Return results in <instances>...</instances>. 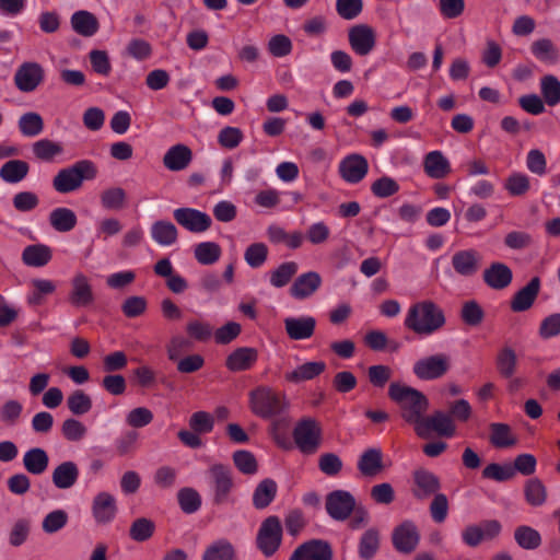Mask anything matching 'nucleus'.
Listing matches in <instances>:
<instances>
[{
	"mask_svg": "<svg viewBox=\"0 0 560 560\" xmlns=\"http://www.w3.org/2000/svg\"><path fill=\"white\" fill-rule=\"evenodd\" d=\"M174 220L190 233L200 234L211 228V217L195 208L183 207L173 211Z\"/></svg>",
	"mask_w": 560,
	"mask_h": 560,
	"instance_id": "11",
	"label": "nucleus"
},
{
	"mask_svg": "<svg viewBox=\"0 0 560 560\" xmlns=\"http://www.w3.org/2000/svg\"><path fill=\"white\" fill-rule=\"evenodd\" d=\"M485 283L494 290H502L512 282V270L503 262H493L485 269Z\"/></svg>",
	"mask_w": 560,
	"mask_h": 560,
	"instance_id": "25",
	"label": "nucleus"
},
{
	"mask_svg": "<svg viewBox=\"0 0 560 560\" xmlns=\"http://www.w3.org/2000/svg\"><path fill=\"white\" fill-rule=\"evenodd\" d=\"M277 490L275 480L269 478L261 480L254 490L253 505L258 510L267 508L273 501Z\"/></svg>",
	"mask_w": 560,
	"mask_h": 560,
	"instance_id": "40",
	"label": "nucleus"
},
{
	"mask_svg": "<svg viewBox=\"0 0 560 560\" xmlns=\"http://www.w3.org/2000/svg\"><path fill=\"white\" fill-rule=\"evenodd\" d=\"M381 534L376 527L368 528L360 537L358 545L359 557L371 560L380 549Z\"/></svg>",
	"mask_w": 560,
	"mask_h": 560,
	"instance_id": "38",
	"label": "nucleus"
},
{
	"mask_svg": "<svg viewBox=\"0 0 560 560\" xmlns=\"http://www.w3.org/2000/svg\"><path fill=\"white\" fill-rule=\"evenodd\" d=\"M70 22L73 31L84 37L95 35L100 27L96 16L85 10L74 12Z\"/></svg>",
	"mask_w": 560,
	"mask_h": 560,
	"instance_id": "32",
	"label": "nucleus"
},
{
	"mask_svg": "<svg viewBox=\"0 0 560 560\" xmlns=\"http://www.w3.org/2000/svg\"><path fill=\"white\" fill-rule=\"evenodd\" d=\"M481 256L472 248L462 249L452 256V267L462 277H472L480 267Z\"/></svg>",
	"mask_w": 560,
	"mask_h": 560,
	"instance_id": "19",
	"label": "nucleus"
},
{
	"mask_svg": "<svg viewBox=\"0 0 560 560\" xmlns=\"http://www.w3.org/2000/svg\"><path fill=\"white\" fill-rule=\"evenodd\" d=\"M540 93L548 106L560 103V81L557 77L548 74L540 80Z\"/></svg>",
	"mask_w": 560,
	"mask_h": 560,
	"instance_id": "46",
	"label": "nucleus"
},
{
	"mask_svg": "<svg viewBox=\"0 0 560 560\" xmlns=\"http://www.w3.org/2000/svg\"><path fill=\"white\" fill-rule=\"evenodd\" d=\"M456 427L450 415L443 411H435L429 417H423L422 421L415 428L420 438H428L433 431L440 436L451 438L455 434Z\"/></svg>",
	"mask_w": 560,
	"mask_h": 560,
	"instance_id": "10",
	"label": "nucleus"
},
{
	"mask_svg": "<svg viewBox=\"0 0 560 560\" xmlns=\"http://www.w3.org/2000/svg\"><path fill=\"white\" fill-rule=\"evenodd\" d=\"M48 454L40 447H33L23 456L24 468L32 475H42L48 468Z\"/></svg>",
	"mask_w": 560,
	"mask_h": 560,
	"instance_id": "39",
	"label": "nucleus"
},
{
	"mask_svg": "<svg viewBox=\"0 0 560 560\" xmlns=\"http://www.w3.org/2000/svg\"><path fill=\"white\" fill-rule=\"evenodd\" d=\"M93 516L98 524L110 523L117 513L116 500L108 492H100L92 504Z\"/></svg>",
	"mask_w": 560,
	"mask_h": 560,
	"instance_id": "24",
	"label": "nucleus"
},
{
	"mask_svg": "<svg viewBox=\"0 0 560 560\" xmlns=\"http://www.w3.org/2000/svg\"><path fill=\"white\" fill-rule=\"evenodd\" d=\"M86 433L88 428L78 419L68 418L61 424V434L69 442H80Z\"/></svg>",
	"mask_w": 560,
	"mask_h": 560,
	"instance_id": "52",
	"label": "nucleus"
},
{
	"mask_svg": "<svg viewBox=\"0 0 560 560\" xmlns=\"http://www.w3.org/2000/svg\"><path fill=\"white\" fill-rule=\"evenodd\" d=\"M222 254L220 245L215 242H201L194 247L195 259L205 266L217 262Z\"/></svg>",
	"mask_w": 560,
	"mask_h": 560,
	"instance_id": "42",
	"label": "nucleus"
},
{
	"mask_svg": "<svg viewBox=\"0 0 560 560\" xmlns=\"http://www.w3.org/2000/svg\"><path fill=\"white\" fill-rule=\"evenodd\" d=\"M79 467L72 460L62 462L51 474V480L58 489H69L73 487L79 479Z\"/></svg>",
	"mask_w": 560,
	"mask_h": 560,
	"instance_id": "28",
	"label": "nucleus"
},
{
	"mask_svg": "<svg viewBox=\"0 0 560 560\" xmlns=\"http://www.w3.org/2000/svg\"><path fill=\"white\" fill-rule=\"evenodd\" d=\"M326 511L327 514L335 521L348 520L354 511L355 499L346 490H335L326 497Z\"/></svg>",
	"mask_w": 560,
	"mask_h": 560,
	"instance_id": "12",
	"label": "nucleus"
},
{
	"mask_svg": "<svg viewBox=\"0 0 560 560\" xmlns=\"http://www.w3.org/2000/svg\"><path fill=\"white\" fill-rule=\"evenodd\" d=\"M48 220L50 226L60 233L73 230L78 222L74 211L66 207L52 209L49 213Z\"/></svg>",
	"mask_w": 560,
	"mask_h": 560,
	"instance_id": "35",
	"label": "nucleus"
},
{
	"mask_svg": "<svg viewBox=\"0 0 560 560\" xmlns=\"http://www.w3.org/2000/svg\"><path fill=\"white\" fill-rule=\"evenodd\" d=\"M267 257L268 247L260 242L250 244L244 253V259L252 268L261 267L266 262Z\"/></svg>",
	"mask_w": 560,
	"mask_h": 560,
	"instance_id": "55",
	"label": "nucleus"
},
{
	"mask_svg": "<svg viewBox=\"0 0 560 560\" xmlns=\"http://www.w3.org/2000/svg\"><path fill=\"white\" fill-rule=\"evenodd\" d=\"M152 240L161 246H171L177 242L178 231L174 223L166 220L155 221L150 229Z\"/></svg>",
	"mask_w": 560,
	"mask_h": 560,
	"instance_id": "33",
	"label": "nucleus"
},
{
	"mask_svg": "<svg viewBox=\"0 0 560 560\" xmlns=\"http://www.w3.org/2000/svg\"><path fill=\"white\" fill-rule=\"evenodd\" d=\"M502 525L497 520H486L478 524L468 525L462 532L463 541L471 548L485 541L494 540L501 533Z\"/></svg>",
	"mask_w": 560,
	"mask_h": 560,
	"instance_id": "9",
	"label": "nucleus"
},
{
	"mask_svg": "<svg viewBox=\"0 0 560 560\" xmlns=\"http://www.w3.org/2000/svg\"><path fill=\"white\" fill-rule=\"evenodd\" d=\"M419 542V534L416 525L406 521L393 532V545L399 551L409 553L413 551Z\"/></svg>",
	"mask_w": 560,
	"mask_h": 560,
	"instance_id": "20",
	"label": "nucleus"
},
{
	"mask_svg": "<svg viewBox=\"0 0 560 560\" xmlns=\"http://www.w3.org/2000/svg\"><path fill=\"white\" fill-rule=\"evenodd\" d=\"M325 370L326 363L324 361L305 362L293 371L285 373L284 378L290 383L299 384L317 377Z\"/></svg>",
	"mask_w": 560,
	"mask_h": 560,
	"instance_id": "31",
	"label": "nucleus"
},
{
	"mask_svg": "<svg viewBox=\"0 0 560 560\" xmlns=\"http://www.w3.org/2000/svg\"><path fill=\"white\" fill-rule=\"evenodd\" d=\"M249 408L262 419L285 418L290 402L284 393L269 386H258L249 393Z\"/></svg>",
	"mask_w": 560,
	"mask_h": 560,
	"instance_id": "3",
	"label": "nucleus"
},
{
	"mask_svg": "<svg viewBox=\"0 0 560 560\" xmlns=\"http://www.w3.org/2000/svg\"><path fill=\"white\" fill-rule=\"evenodd\" d=\"M44 68L34 61L23 62L14 74V84L21 92L35 91L44 81Z\"/></svg>",
	"mask_w": 560,
	"mask_h": 560,
	"instance_id": "13",
	"label": "nucleus"
},
{
	"mask_svg": "<svg viewBox=\"0 0 560 560\" xmlns=\"http://www.w3.org/2000/svg\"><path fill=\"white\" fill-rule=\"evenodd\" d=\"M283 324L291 340H305L314 335L316 319L313 316L287 317Z\"/></svg>",
	"mask_w": 560,
	"mask_h": 560,
	"instance_id": "21",
	"label": "nucleus"
},
{
	"mask_svg": "<svg viewBox=\"0 0 560 560\" xmlns=\"http://www.w3.org/2000/svg\"><path fill=\"white\" fill-rule=\"evenodd\" d=\"M485 317V312L476 301H467L460 310L462 320L469 326H478Z\"/></svg>",
	"mask_w": 560,
	"mask_h": 560,
	"instance_id": "56",
	"label": "nucleus"
},
{
	"mask_svg": "<svg viewBox=\"0 0 560 560\" xmlns=\"http://www.w3.org/2000/svg\"><path fill=\"white\" fill-rule=\"evenodd\" d=\"M520 471L525 474V454H520L514 465L512 464H490L482 470L483 478L492 479L495 481H506L513 478Z\"/></svg>",
	"mask_w": 560,
	"mask_h": 560,
	"instance_id": "22",
	"label": "nucleus"
},
{
	"mask_svg": "<svg viewBox=\"0 0 560 560\" xmlns=\"http://www.w3.org/2000/svg\"><path fill=\"white\" fill-rule=\"evenodd\" d=\"M388 396L399 405L401 418L417 428L429 407L427 397L420 390L399 383L389 385Z\"/></svg>",
	"mask_w": 560,
	"mask_h": 560,
	"instance_id": "2",
	"label": "nucleus"
},
{
	"mask_svg": "<svg viewBox=\"0 0 560 560\" xmlns=\"http://www.w3.org/2000/svg\"><path fill=\"white\" fill-rule=\"evenodd\" d=\"M358 469L365 477H375L384 469L383 453L380 447L365 450L359 457Z\"/></svg>",
	"mask_w": 560,
	"mask_h": 560,
	"instance_id": "27",
	"label": "nucleus"
},
{
	"mask_svg": "<svg viewBox=\"0 0 560 560\" xmlns=\"http://www.w3.org/2000/svg\"><path fill=\"white\" fill-rule=\"evenodd\" d=\"M30 172V165L23 160H9L0 167V178L8 184L22 182Z\"/></svg>",
	"mask_w": 560,
	"mask_h": 560,
	"instance_id": "36",
	"label": "nucleus"
},
{
	"mask_svg": "<svg viewBox=\"0 0 560 560\" xmlns=\"http://www.w3.org/2000/svg\"><path fill=\"white\" fill-rule=\"evenodd\" d=\"M153 420L152 411L147 407H137L126 416V423L133 429L143 428Z\"/></svg>",
	"mask_w": 560,
	"mask_h": 560,
	"instance_id": "61",
	"label": "nucleus"
},
{
	"mask_svg": "<svg viewBox=\"0 0 560 560\" xmlns=\"http://www.w3.org/2000/svg\"><path fill=\"white\" fill-rule=\"evenodd\" d=\"M155 532V523L148 517L136 518L129 528V537L136 542L149 540Z\"/></svg>",
	"mask_w": 560,
	"mask_h": 560,
	"instance_id": "45",
	"label": "nucleus"
},
{
	"mask_svg": "<svg viewBox=\"0 0 560 560\" xmlns=\"http://www.w3.org/2000/svg\"><path fill=\"white\" fill-rule=\"evenodd\" d=\"M233 463L235 467L244 475H254L258 470L257 460L253 453L240 450L233 453Z\"/></svg>",
	"mask_w": 560,
	"mask_h": 560,
	"instance_id": "54",
	"label": "nucleus"
},
{
	"mask_svg": "<svg viewBox=\"0 0 560 560\" xmlns=\"http://www.w3.org/2000/svg\"><path fill=\"white\" fill-rule=\"evenodd\" d=\"M318 467L327 476H336L342 469V460L335 453H324L319 456Z\"/></svg>",
	"mask_w": 560,
	"mask_h": 560,
	"instance_id": "64",
	"label": "nucleus"
},
{
	"mask_svg": "<svg viewBox=\"0 0 560 560\" xmlns=\"http://www.w3.org/2000/svg\"><path fill=\"white\" fill-rule=\"evenodd\" d=\"M51 258V249L45 244L28 245L22 252V261L30 267H44Z\"/></svg>",
	"mask_w": 560,
	"mask_h": 560,
	"instance_id": "34",
	"label": "nucleus"
},
{
	"mask_svg": "<svg viewBox=\"0 0 560 560\" xmlns=\"http://www.w3.org/2000/svg\"><path fill=\"white\" fill-rule=\"evenodd\" d=\"M530 51L536 59L546 65H556L560 59L559 49L549 38H540L533 42Z\"/></svg>",
	"mask_w": 560,
	"mask_h": 560,
	"instance_id": "37",
	"label": "nucleus"
},
{
	"mask_svg": "<svg viewBox=\"0 0 560 560\" xmlns=\"http://www.w3.org/2000/svg\"><path fill=\"white\" fill-rule=\"evenodd\" d=\"M69 303L74 307H86L94 303L90 279L83 272H75L70 282Z\"/></svg>",
	"mask_w": 560,
	"mask_h": 560,
	"instance_id": "15",
	"label": "nucleus"
},
{
	"mask_svg": "<svg viewBox=\"0 0 560 560\" xmlns=\"http://www.w3.org/2000/svg\"><path fill=\"white\" fill-rule=\"evenodd\" d=\"M450 369V355L446 353H436L416 361L412 366V372L421 381H433L443 377Z\"/></svg>",
	"mask_w": 560,
	"mask_h": 560,
	"instance_id": "7",
	"label": "nucleus"
},
{
	"mask_svg": "<svg viewBox=\"0 0 560 560\" xmlns=\"http://www.w3.org/2000/svg\"><path fill=\"white\" fill-rule=\"evenodd\" d=\"M490 429V442L493 446L503 448L515 444L509 425L504 423H492Z\"/></svg>",
	"mask_w": 560,
	"mask_h": 560,
	"instance_id": "53",
	"label": "nucleus"
},
{
	"mask_svg": "<svg viewBox=\"0 0 560 560\" xmlns=\"http://www.w3.org/2000/svg\"><path fill=\"white\" fill-rule=\"evenodd\" d=\"M178 504L186 514L197 512L201 506V497L194 488H182L177 493Z\"/></svg>",
	"mask_w": 560,
	"mask_h": 560,
	"instance_id": "49",
	"label": "nucleus"
},
{
	"mask_svg": "<svg viewBox=\"0 0 560 560\" xmlns=\"http://www.w3.org/2000/svg\"><path fill=\"white\" fill-rule=\"evenodd\" d=\"M67 523V512L63 510H55L44 517L42 528L46 534H55L62 529Z\"/></svg>",
	"mask_w": 560,
	"mask_h": 560,
	"instance_id": "57",
	"label": "nucleus"
},
{
	"mask_svg": "<svg viewBox=\"0 0 560 560\" xmlns=\"http://www.w3.org/2000/svg\"><path fill=\"white\" fill-rule=\"evenodd\" d=\"M12 205L16 211L30 212L38 207L39 198L30 190L19 191L13 196Z\"/></svg>",
	"mask_w": 560,
	"mask_h": 560,
	"instance_id": "58",
	"label": "nucleus"
},
{
	"mask_svg": "<svg viewBox=\"0 0 560 560\" xmlns=\"http://www.w3.org/2000/svg\"><path fill=\"white\" fill-rule=\"evenodd\" d=\"M293 439L303 454H314L322 443V428L315 419L303 418L294 427Z\"/></svg>",
	"mask_w": 560,
	"mask_h": 560,
	"instance_id": "6",
	"label": "nucleus"
},
{
	"mask_svg": "<svg viewBox=\"0 0 560 560\" xmlns=\"http://www.w3.org/2000/svg\"><path fill=\"white\" fill-rule=\"evenodd\" d=\"M189 427L199 434L210 433L214 427V419L207 411H196L189 418Z\"/></svg>",
	"mask_w": 560,
	"mask_h": 560,
	"instance_id": "59",
	"label": "nucleus"
},
{
	"mask_svg": "<svg viewBox=\"0 0 560 560\" xmlns=\"http://www.w3.org/2000/svg\"><path fill=\"white\" fill-rule=\"evenodd\" d=\"M322 278L316 271L299 276L290 288V294L298 300L311 296L320 287Z\"/></svg>",
	"mask_w": 560,
	"mask_h": 560,
	"instance_id": "26",
	"label": "nucleus"
},
{
	"mask_svg": "<svg viewBox=\"0 0 560 560\" xmlns=\"http://www.w3.org/2000/svg\"><path fill=\"white\" fill-rule=\"evenodd\" d=\"M349 44L353 51L360 56L369 55L375 46V33L365 24H359L349 30Z\"/></svg>",
	"mask_w": 560,
	"mask_h": 560,
	"instance_id": "18",
	"label": "nucleus"
},
{
	"mask_svg": "<svg viewBox=\"0 0 560 560\" xmlns=\"http://www.w3.org/2000/svg\"><path fill=\"white\" fill-rule=\"evenodd\" d=\"M192 161L191 149L183 143L172 145L163 156V165L172 172H179L188 167Z\"/></svg>",
	"mask_w": 560,
	"mask_h": 560,
	"instance_id": "23",
	"label": "nucleus"
},
{
	"mask_svg": "<svg viewBox=\"0 0 560 560\" xmlns=\"http://www.w3.org/2000/svg\"><path fill=\"white\" fill-rule=\"evenodd\" d=\"M22 410L23 407L18 400H7L0 408V420L8 425H13L19 421Z\"/></svg>",
	"mask_w": 560,
	"mask_h": 560,
	"instance_id": "63",
	"label": "nucleus"
},
{
	"mask_svg": "<svg viewBox=\"0 0 560 560\" xmlns=\"http://www.w3.org/2000/svg\"><path fill=\"white\" fill-rule=\"evenodd\" d=\"M34 156L44 162H50L56 156L62 154L63 148L60 143L49 139H40L32 144Z\"/></svg>",
	"mask_w": 560,
	"mask_h": 560,
	"instance_id": "43",
	"label": "nucleus"
},
{
	"mask_svg": "<svg viewBox=\"0 0 560 560\" xmlns=\"http://www.w3.org/2000/svg\"><path fill=\"white\" fill-rule=\"evenodd\" d=\"M97 175L96 165L90 160H80L63 167L54 176L51 185L59 194H70L79 190L84 180H92Z\"/></svg>",
	"mask_w": 560,
	"mask_h": 560,
	"instance_id": "4",
	"label": "nucleus"
},
{
	"mask_svg": "<svg viewBox=\"0 0 560 560\" xmlns=\"http://www.w3.org/2000/svg\"><path fill=\"white\" fill-rule=\"evenodd\" d=\"M207 481L213 505L233 503V490L235 488L233 470L224 464H213L207 470Z\"/></svg>",
	"mask_w": 560,
	"mask_h": 560,
	"instance_id": "5",
	"label": "nucleus"
},
{
	"mask_svg": "<svg viewBox=\"0 0 560 560\" xmlns=\"http://www.w3.org/2000/svg\"><path fill=\"white\" fill-rule=\"evenodd\" d=\"M425 174L434 179L446 177L451 173V164L441 151H431L423 159Z\"/></svg>",
	"mask_w": 560,
	"mask_h": 560,
	"instance_id": "30",
	"label": "nucleus"
},
{
	"mask_svg": "<svg viewBox=\"0 0 560 560\" xmlns=\"http://www.w3.org/2000/svg\"><path fill=\"white\" fill-rule=\"evenodd\" d=\"M446 324L444 311L433 301L413 303L407 311L405 327L420 337H429L440 331Z\"/></svg>",
	"mask_w": 560,
	"mask_h": 560,
	"instance_id": "1",
	"label": "nucleus"
},
{
	"mask_svg": "<svg viewBox=\"0 0 560 560\" xmlns=\"http://www.w3.org/2000/svg\"><path fill=\"white\" fill-rule=\"evenodd\" d=\"M369 171L368 160L361 154H350L341 160L339 174L349 184L360 183Z\"/></svg>",
	"mask_w": 560,
	"mask_h": 560,
	"instance_id": "16",
	"label": "nucleus"
},
{
	"mask_svg": "<svg viewBox=\"0 0 560 560\" xmlns=\"http://www.w3.org/2000/svg\"><path fill=\"white\" fill-rule=\"evenodd\" d=\"M127 200L126 191L120 187H110L103 190L100 195V201L106 210H121Z\"/></svg>",
	"mask_w": 560,
	"mask_h": 560,
	"instance_id": "47",
	"label": "nucleus"
},
{
	"mask_svg": "<svg viewBox=\"0 0 560 560\" xmlns=\"http://www.w3.org/2000/svg\"><path fill=\"white\" fill-rule=\"evenodd\" d=\"M412 480L413 486L411 489V493L418 500H425L432 495L440 493V478L428 469H416L412 474Z\"/></svg>",
	"mask_w": 560,
	"mask_h": 560,
	"instance_id": "14",
	"label": "nucleus"
},
{
	"mask_svg": "<svg viewBox=\"0 0 560 560\" xmlns=\"http://www.w3.org/2000/svg\"><path fill=\"white\" fill-rule=\"evenodd\" d=\"M243 132L237 127L226 126L218 135V142L222 148L235 149L243 140Z\"/></svg>",
	"mask_w": 560,
	"mask_h": 560,
	"instance_id": "60",
	"label": "nucleus"
},
{
	"mask_svg": "<svg viewBox=\"0 0 560 560\" xmlns=\"http://www.w3.org/2000/svg\"><path fill=\"white\" fill-rule=\"evenodd\" d=\"M92 398L82 389H75L67 398V407L74 416H83L92 409Z\"/></svg>",
	"mask_w": 560,
	"mask_h": 560,
	"instance_id": "48",
	"label": "nucleus"
},
{
	"mask_svg": "<svg viewBox=\"0 0 560 560\" xmlns=\"http://www.w3.org/2000/svg\"><path fill=\"white\" fill-rule=\"evenodd\" d=\"M299 266L294 261H287L281 264L270 275V283L275 288H282L287 285L292 277L298 272Z\"/></svg>",
	"mask_w": 560,
	"mask_h": 560,
	"instance_id": "50",
	"label": "nucleus"
},
{
	"mask_svg": "<svg viewBox=\"0 0 560 560\" xmlns=\"http://www.w3.org/2000/svg\"><path fill=\"white\" fill-rule=\"evenodd\" d=\"M331 546L320 539H312L300 545L289 560H332Z\"/></svg>",
	"mask_w": 560,
	"mask_h": 560,
	"instance_id": "17",
	"label": "nucleus"
},
{
	"mask_svg": "<svg viewBox=\"0 0 560 560\" xmlns=\"http://www.w3.org/2000/svg\"><path fill=\"white\" fill-rule=\"evenodd\" d=\"M497 368L499 373L505 377L511 378L516 369V354L510 347L503 348L497 357Z\"/></svg>",
	"mask_w": 560,
	"mask_h": 560,
	"instance_id": "51",
	"label": "nucleus"
},
{
	"mask_svg": "<svg viewBox=\"0 0 560 560\" xmlns=\"http://www.w3.org/2000/svg\"><path fill=\"white\" fill-rule=\"evenodd\" d=\"M371 190L378 198H387L399 190V185L395 179L383 176L372 184Z\"/></svg>",
	"mask_w": 560,
	"mask_h": 560,
	"instance_id": "62",
	"label": "nucleus"
},
{
	"mask_svg": "<svg viewBox=\"0 0 560 560\" xmlns=\"http://www.w3.org/2000/svg\"><path fill=\"white\" fill-rule=\"evenodd\" d=\"M202 560H236V552L233 545L228 539L222 538L206 548Z\"/></svg>",
	"mask_w": 560,
	"mask_h": 560,
	"instance_id": "41",
	"label": "nucleus"
},
{
	"mask_svg": "<svg viewBox=\"0 0 560 560\" xmlns=\"http://www.w3.org/2000/svg\"><path fill=\"white\" fill-rule=\"evenodd\" d=\"M281 540L282 526L279 517H267L259 527L257 547L266 557H270L279 549Z\"/></svg>",
	"mask_w": 560,
	"mask_h": 560,
	"instance_id": "8",
	"label": "nucleus"
},
{
	"mask_svg": "<svg viewBox=\"0 0 560 560\" xmlns=\"http://www.w3.org/2000/svg\"><path fill=\"white\" fill-rule=\"evenodd\" d=\"M19 130L24 137L34 138L44 130V120L38 113L23 114L18 121Z\"/></svg>",
	"mask_w": 560,
	"mask_h": 560,
	"instance_id": "44",
	"label": "nucleus"
},
{
	"mask_svg": "<svg viewBox=\"0 0 560 560\" xmlns=\"http://www.w3.org/2000/svg\"><path fill=\"white\" fill-rule=\"evenodd\" d=\"M257 359L258 352L256 349L242 347L228 355L225 365L232 372L246 371L256 363Z\"/></svg>",
	"mask_w": 560,
	"mask_h": 560,
	"instance_id": "29",
	"label": "nucleus"
}]
</instances>
